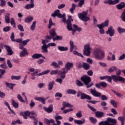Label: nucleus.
Returning <instances> with one entry per match:
<instances>
[{"instance_id": "1", "label": "nucleus", "mask_w": 125, "mask_h": 125, "mask_svg": "<svg viewBox=\"0 0 125 125\" xmlns=\"http://www.w3.org/2000/svg\"><path fill=\"white\" fill-rule=\"evenodd\" d=\"M105 80L109 83H112V80L114 83H118V82H121V83L125 82V78L116 75H112L111 76L106 75Z\"/></svg>"}, {"instance_id": "2", "label": "nucleus", "mask_w": 125, "mask_h": 125, "mask_svg": "<svg viewBox=\"0 0 125 125\" xmlns=\"http://www.w3.org/2000/svg\"><path fill=\"white\" fill-rule=\"evenodd\" d=\"M81 81H82V82H83L84 84L86 85V88H89V87H91V86H92V85H93L94 84L93 82L91 83V78H90V77L86 75L83 76L81 78ZM89 83H90L89 84Z\"/></svg>"}, {"instance_id": "3", "label": "nucleus", "mask_w": 125, "mask_h": 125, "mask_svg": "<svg viewBox=\"0 0 125 125\" xmlns=\"http://www.w3.org/2000/svg\"><path fill=\"white\" fill-rule=\"evenodd\" d=\"M117 123H118V121L115 119L108 117L106 121H102L99 123V125H116Z\"/></svg>"}, {"instance_id": "4", "label": "nucleus", "mask_w": 125, "mask_h": 125, "mask_svg": "<svg viewBox=\"0 0 125 125\" xmlns=\"http://www.w3.org/2000/svg\"><path fill=\"white\" fill-rule=\"evenodd\" d=\"M94 55L97 59L99 60H103L105 53L100 49H95L94 51Z\"/></svg>"}, {"instance_id": "5", "label": "nucleus", "mask_w": 125, "mask_h": 125, "mask_svg": "<svg viewBox=\"0 0 125 125\" xmlns=\"http://www.w3.org/2000/svg\"><path fill=\"white\" fill-rule=\"evenodd\" d=\"M88 12V10H87L86 11H83L81 13L78 14V17L84 22H87L88 20H90V18L87 17V12Z\"/></svg>"}, {"instance_id": "6", "label": "nucleus", "mask_w": 125, "mask_h": 125, "mask_svg": "<svg viewBox=\"0 0 125 125\" xmlns=\"http://www.w3.org/2000/svg\"><path fill=\"white\" fill-rule=\"evenodd\" d=\"M56 29L55 28H52L50 31H49V33L50 36H45V38L46 39H47L49 41L50 40H52V39H53L57 34L56 33Z\"/></svg>"}, {"instance_id": "7", "label": "nucleus", "mask_w": 125, "mask_h": 125, "mask_svg": "<svg viewBox=\"0 0 125 125\" xmlns=\"http://www.w3.org/2000/svg\"><path fill=\"white\" fill-rule=\"evenodd\" d=\"M90 50H91V48L89 47V44H87L85 45L83 50V55H86V56H90Z\"/></svg>"}, {"instance_id": "8", "label": "nucleus", "mask_w": 125, "mask_h": 125, "mask_svg": "<svg viewBox=\"0 0 125 125\" xmlns=\"http://www.w3.org/2000/svg\"><path fill=\"white\" fill-rule=\"evenodd\" d=\"M42 43L43 44V45L42 46V52L43 53L48 52V50H47L49 47L48 44H45L44 40H42Z\"/></svg>"}, {"instance_id": "9", "label": "nucleus", "mask_w": 125, "mask_h": 125, "mask_svg": "<svg viewBox=\"0 0 125 125\" xmlns=\"http://www.w3.org/2000/svg\"><path fill=\"white\" fill-rule=\"evenodd\" d=\"M120 2V0H105L104 1V3L105 4H109V5H114V4H117Z\"/></svg>"}, {"instance_id": "10", "label": "nucleus", "mask_w": 125, "mask_h": 125, "mask_svg": "<svg viewBox=\"0 0 125 125\" xmlns=\"http://www.w3.org/2000/svg\"><path fill=\"white\" fill-rule=\"evenodd\" d=\"M73 67H74V64L73 63L67 62L65 65V67L62 69H64L65 71L68 72V71H70V70H71V68Z\"/></svg>"}, {"instance_id": "11", "label": "nucleus", "mask_w": 125, "mask_h": 125, "mask_svg": "<svg viewBox=\"0 0 125 125\" xmlns=\"http://www.w3.org/2000/svg\"><path fill=\"white\" fill-rule=\"evenodd\" d=\"M105 33L106 35H109L110 37H113L115 35V29L113 28V26H110L108 28L107 31Z\"/></svg>"}, {"instance_id": "12", "label": "nucleus", "mask_w": 125, "mask_h": 125, "mask_svg": "<svg viewBox=\"0 0 125 125\" xmlns=\"http://www.w3.org/2000/svg\"><path fill=\"white\" fill-rule=\"evenodd\" d=\"M15 38V35H14V32H12L11 36H10V39L12 41V42H18L19 43H21L22 42L23 40L22 39H18L17 40H15L14 39Z\"/></svg>"}, {"instance_id": "13", "label": "nucleus", "mask_w": 125, "mask_h": 125, "mask_svg": "<svg viewBox=\"0 0 125 125\" xmlns=\"http://www.w3.org/2000/svg\"><path fill=\"white\" fill-rule=\"evenodd\" d=\"M34 0H30V4H27L24 6V8H25V9H31V8H34V7H35V3H34Z\"/></svg>"}, {"instance_id": "14", "label": "nucleus", "mask_w": 125, "mask_h": 125, "mask_svg": "<svg viewBox=\"0 0 125 125\" xmlns=\"http://www.w3.org/2000/svg\"><path fill=\"white\" fill-rule=\"evenodd\" d=\"M90 93L95 97H100L101 96V93L96 91L95 89H91L90 90Z\"/></svg>"}, {"instance_id": "15", "label": "nucleus", "mask_w": 125, "mask_h": 125, "mask_svg": "<svg viewBox=\"0 0 125 125\" xmlns=\"http://www.w3.org/2000/svg\"><path fill=\"white\" fill-rule=\"evenodd\" d=\"M21 116H22L24 119L27 120L28 119V117H29L30 115H31V113L29 111H26L23 112H20Z\"/></svg>"}, {"instance_id": "16", "label": "nucleus", "mask_w": 125, "mask_h": 125, "mask_svg": "<svg viewBox=\"0 0 125 125\" xmlns=\"http://www.w3.org/2000/svg\"><path fill=\"white\" fill-rule=\"evenodd\" d=\"M81 99L82 100H84V99H87V100H91V97L88 95H87L86 94L82 93V94H81Z\"/></svg>"}, {"instance_id": "17", "label": "nucleus", "mask_w": 125, "mask_h": 125, "mask_svg": "<svg viewBox=\"0 0 125 125\" xmlns=\"http://www.w3.org/2000/svg\"><path fill=\"white\" fill-rule=\"evenodd\" d=\"M59 73H60L61 75L60 76L61 79L64 80V79L66 78V73H68V72L62 68V71H59Z\"/></svg>"}, {"instance_id": "18", "label": "nucleus", "mask_w": 125, "mask_h": 125, "mask_svg": "<svg viewBox=\"0 0 125 125\" xmlns=\"http://www.w3.org/2000/svg\"><path fill=\"white\" fill-rule=\"evenodd\" d=\"M32 59L34 60L35 59H39V58H43V59H45L44 56H42V54H34L33 55L31 56Z\"/></svg>"}, {"instance_id": "19", "label": "nucleus", "mask_w": 125, "mask_h": 125, "mask_svg": "<svg viewBox=\"0 0 125 125\" xmlns=\"http://www.w3.org/2000/svg\"><path fill=\"white\" fill-rule=\"evenodd\" d=\"M43 109L47 113H51L53 111V105L50 104L48 107H44Z\"/></svg>"}, {"instance_id": "20", "label": "nucleus", "mask_w": 125, "mask_h": 125, "mask_svg": "<svg viewBox=\"0 0 125 125\" xmlns=\"http://www.w3.org/2000/svg\"><path fill=\"white\" fill-rule=\"evenodd\" d=\"M70 52H72L73 50H74V49L75 50H77L78 49V48L77 47V46L74 45V42L73 41H70Z\"/></svg>"}, {"instance_id": "21", "label": "nucleus", "mask_w": 125, "mask_h": 125, "mask_svg": "<svg viewBox=\"0 0 125 125\" xmlns=\"http://www.w3.org/2000/svg\"><path fill=\"white\" fill-rule=\"evenodd\" d=\"M95 116L97 118H103L105 116V113L102 111H97L96 112Z\"/></svg>"}, {"instance_id": "22", "label": "nucleus", "mask_w": 125, "mask_h": 125, "mask_svg": "<svg viewBox=\"0 0 125 125\" xmlns=\"http://www.w3.org/2000/svg\"><path fill=\"white\" fill-rule=\"evenodd\" d=\"M125 7V3L124 2H121L120 3L118 4L116 6V8L119 9V10H122L123 8Z\"/></svg>"}, {"instance_id": "23", "label": "nucleus", "mask_w": 125, "mask_h": 125, "mask_svg": "<svg viewBox=\"0 0 125 125\" xmlns=\"http://www.w3.org/2000/svg\"><path fill=\"white\" fill-rule=\"evenodd\" d=\"M4 47H5L8 52L7 55H12V54H13V51H12V49H11V47H10V46L5 45Z\"/></svg>"}, {"instance_id": "24", "label": "nucleus", "mask_w": 125, "mask_h": 125, "mask_svg": "<svg viewBox=\"0 0 125 125\" xmlns=\"http://www.w3.org/2000/svg\"><path fill=\"white\" fill-rule=\"evenodd\" d=\"M44 122L47 125H50V124H54V123H55V122L54 121V120L52 119L48 120L45 118L44 120Z\"/></svg>"}, {"instance_id": "25", "label": "nucleus", "mask_w": 125, "mask_h": 125, "mask_svg": "<svg viewBox=\"0 0 125 125\" xmlns=\"http://www.w3.org/2000/svg\"><path fill=\"white\" fill-rule=\"evenodd\" d=\"M83 68L84 70H85V71H87L90 69V65L87 62H83Z\"/></svg>"}, {"instance_id": "26", "label": "nucleus", "mask_w": 125, "mask_h": 125, "mask_svg": "<svg viewBox=\"0 0 125 125\" xmlns=\"http://www.w3.org/2000/svg\"><path fill=\"white\" fill-rule=\"evenodd\" d=\"M34 99H35V100H38V101H41L42 104H45L46 99L43 98V97H35Z\"/></svg>"}, {"instance_id": "27", "label": "nucleus", "mask_w": 125, "mask_h": 125, "mask_svg": "<svg viewBox=\"0 0 125 125\" xmlns=\"http://www.w3.org/2000/svg\"><path fill=\"white\" fill-rule=\"evenodd\" d=\"M99 26L105 28V27H108L109 26V20H106L104 22H103L100 24H98Z\"/></svg>"}, {"instance_id": "28", "label": "nucleus", "mask_w": 125, "mask_h": 125, "mask_svg": "<svg viewBox=\"0 0 125 125\" xmlns=\"http://www.w3.org/2000/svg\"><path fill=\"white\" fill-rule=\"evenodd\" d=\"M68 19L65 22L66 25H72V21H74V20L72 19V17L71 16H68Z\"/></svg>"}, {"instance_id": "29", "label": "nucleus", "mask_w": 125, "mask_h": 125, "mask_svg": "<svg viewBox=\"0 0 125 125\" xmlns=\"http://www.w3.org/2000/svg\"><path fill=\"white\" fill-rule=\"evenodd\" d=\"M28 53L27 52V49H24V50H22L20 53V57H24V56H26V55H28Z\"/></svg>"}, {"instance_id": "30", "label": "nucleus", "mask_w": 125, "mask_h": 125, "mask_svg": "<svg viewBox=\"0 0 125 125\" xmlns=\"http://www.w3.org/2000/svg\"><path fill=\"white\" fill-rule=\"evenodd\" d=\"M34 20V18L31 16L27 17L24 20V21L25 23H30V22H32Z\"/></svg>"}, {"instance_id": "31", "label": "nucleus", "mask_w": 125, "mask_h": 125, "mask_svg": "<svg viewBox=\"0 0 125 125\" xmlns=\"http://www.w3.org/2000/svg\"><path fill=\"white\" fill-rule=\"evenodd\" d=\"M55 37H54L53 38V41L54 42H55V41H62V40H63L62 36H58V35H56Z\"/></svg>"}, {"instance_id": "32", "label": "nucleus", "mask_w": 125, "mask_h": 125, "mask_svg": "<svg viewBox=\"0 0 125 125\" xmlns=\"http://www.w3.org/2000/svg\"><path fill=\"white\" fill-rule=\"evenodd\" d=\"M74 123L79 125H83V124H84V123H85V120L83 119L82 121L75 120H74Z\"/></svg>"}, {"instance_id": "33", "label": "nucleus", "mask_w": 125, "mask_h": 125, "mask_svg": "<svg viewBox=\"0 0 125 125\" xmlns=\"http://www.w3.org/2000/svg\"><path fill=\"white\" fill-rule=\"evenodd\" d=\"M97 27L100 29L99 33L101 34V35H104L105 34V30H104V28L102 27V26H100V25H97Z\"/></svg>"}, {"instance_id": "34", "label": "nucleus", "mask_w": 125, "mask_h": 125, "mask_svg": "<svg viewBox=\"0 0 125 125\" xmlns=\"http://www.w3.org/2000/svg\"><path fill=\"white\" fill-rule=\"evenodd\" d=\"M62 106L63 107H68L69 108H73V105L71 104H69V103H67L66 102H63L62 103Z\"/></svg>"}, {"instance_id": "35", "label": "nucleus", "mask_w": 125, "mask_h": 125, "mask_svg": "<svg viewBox=\"0 0 125 125\" xmlns=\"http://www.w3.org/2000/svg\"><path fill=\"white\" fill-rule=\"evenodd\" d=\"M62 119H63V117L61 116L58 115L57 116L55 117V119L56 120L57 124H61V122H60L59 120H62Z\"/></svg>"}, {"instance_id": "36", "label": "nucleus", "mask_w": 125, "mask_h": 125, "mask_svg": "<svg viewBox=\"0 0 125 125\" xmlns=\"http://www.w3.org/2000/svg\"><path fill=\"white\" fill-rule=\"evenodd\" d=\"M67 93H68V94L75 95L77 94V91L74 89H69L67 90Z\"/></svg>"}, {"instance_id": "37", "label": "nucleus", "mask_w": 125, "mask_h": 125, "mask_svg": "<svg viewBox=\"0 0 125 125\" xmlns=\"http://www.w3.org/2000/svg\"><path fill=\"white\" fill-rule=\"evenodd\" d=\"M4 104L5 105L8 106L9 110H10V112H11L12 114H13L14 115H16L15 112H14L12 109H11V108L10 107V106L9 105V104H8V103H7V102H5Z\"/></svg>"}, {"instance_id": "38", "label": "nucleus", "mask_w": 125, "mask_h": 125, "mask_svg": "<svg viewBox=\"0 0 125 125\" xmlns=\"http://www.w3.org/2000/svg\"><path fill=\"white\" fill-rule=\"evenodd\" d=\"M5 84L7 85V87H8L10 89H13V87L16 85L14 83H9L8 82H5Z\"/></svg>"}, {"instance_id": "39", "label": "nucleus", "mask_w": 125, "mask_h": 125, "mask_svg": "<svg viewBox=\"0 0 125 125\" xmlns=\"http://www.w3.org/2000/svg\"><path fill=\"white\" fill-rule=\"evenodd\" d=\"M12 105L13 106H14L16 109L18 108L19 106V104H18V103H16V102H15L14 101V100H12Z\"/></svg>"}, {"instance_id": "40", "label": "nucleus", "mask_w": 125, "mask_h": 125, "mask_svg": "<svg viewBox=\"0 0 125 125\" xmlns=\"http://www.w3.org/2000/svg\"><path fill=\"white\" fill-rule=\"evenodd\" d=\"M51 66L54 67L55 69H60V66L58 65L55 62H52Z\"/></svg>"}, {"instance_id": "41", "label": "nucleus", "mask_w": 125, "mask_h": 125, "mask_svg": "<svg viewBox=\"0 0 125 125\" xmlns=\"http://www.w3.org/2000/svg\"><path fill=\"white\" fill-rule=\"evenodd\" d=\"M58 48L60 51H67V50H68V48L67 47L59 46Z\"/></svg>"}, {"instance_id": "42", "label": "nucleus", "mask_w": 125, "mask_h": 125, "mask_svg": "<svg viewBox=\"0 0 125 125\" xmlns=\"http://www.w3.org/2000/svg\"><path fill=\"white\" fill-rule=\"evenodd\" d=\"M54 81L50 82L48 84V90H51L53 88V85L54 84Z\"/></svg>"}, {"instance_id": "43", "label": "nucleus", "mask_w": 125, "mask_h": 125, "mask_svg": "<svg viewBox=\"0 0 125 125\" xmlns=\"http://www.w3.org/2000/svg\"><path fill=\"white\" fill-rule=\"evenodd\" d=\"M54 12L56 15L57 17H58V18H62V17L61 16L62 14L60 13V10H56Z\"/></svg>"}, {"instance_id": "44", "label": "nucleus", "mask_w": 125, "mask_h": 125, "mask_svg": "<svg viewBox=\"0 0 125 125\" xmlns=\"http://www.w3.org/2000/svg\"><path fill=\"white\" fill-rule=\"evenodd\" d=\"M52 26H55V23L52 22V19H50L49 20L48 29H51Z\"/></svg>"}, {"instance_id": "45", "label": "nucleus", "mask_w": 125, "mask_h": 125, "mask_svg": "<svg viewBox=\"0 0 125 125\" xmlns=\"http://www.w3.org/2000/svg\"><path fill=\"white\" fill-rule=\"evenodd\" d=\"M8 16H5V21L7 24H9L10 23V19H9V14H7Z\"/></svg>"}, {"instance_id": "46", "label": "nucleus", "mask_w": 125, "mask_h": 125, "mask_svg": "<svg viewBox=\"0 0 125 125\" xmlns=\"http://www.w3.org/2000/svg\"><path fill=\"white\" fill-rule=\"evenodd\" d=\"M73 54H74V55H77L78 56H80V57L83 58V56L82 54L79 53L76 50H74L73 51Z\"/></svg>"}, {"instance_id": "47", "label": "nucleus", "mask_w": 125, "mask_h": 125, "mask_svg": "<svg viewBox=\"0 0 125 125\" xmlns=\"http://www.w3.org/2000/svg\"><path fill=\"white\" fill-rule=\"evenodd\" d=\"M117 70V67L116 66H111L110 68L108 69L109 73H113V72H115Z\"/></svg>"}, {"instance_id": "48", "label": "nucleus", "mask_w": 125, "mask_h": 125, "mask_svg": "<svg viewBox=\"0 0 125 125\" xmlns=\"http://www.w3.org/2000/svg\"><path fill=\"white\" fill-rule=\"evenodd\" d=\"M36 24H37V21H33L32 24L30 26V30H31V31L35 30V28H36Z\"/></svg>"}, {"instance_id": "49", "label": "nucleus", "mask_w": 125, "mask_h": 125, "mask_svg": "<svg viewBox=\"0 0 125 125\" xmlns=\"http://www.w3.org/2000/svg\"><path fill=\"white\" fill-rule=\"evenodd\" d=\"M118 121H120V122H121L122 125H125V118H124L123 117H119Z\"/></svg>"}, {"instance_id": "50", "label": "nucleus", "mask_w": 125, "mask_h": 125, "mask_svg": "<svg viewBox=\"0 0 125 125\" xmlns=\"http://www.w3.org/2000/svg\"><path fill=\"white\" fill-rule=\"evenodd\" d=\"M117 31L119 34H123V33H125V28H122L121 27H118Z\"/></svg>"}, {"instance_id": "51", "label": "nucleus", "mask_w": 125, "mask_h": 125, "mask_svg": "<svg viewBox=\"0 0 125 125\" xmlns=\"http://www.w3.org/2000/svg\"><path fill=\"white\" fill-rule=\"evenodd\" d=\"M76 9V4L75 3H73L72 4V7L70 9V12L72 14L74 13V10Z\"/></svg>"}, {"instance_id": "52", "label": "nucleus", "mask_w": 125, "mask_h": 125, "mask_svg": "<svg viewBox=\"0 0 125 125\" xmlns=\"http://www.w3.org/2000/svg\"><path fill=\"white\" fill-rule=\"evenodd\" d=\"M76 83L78 86H83V83L81 81L76 80Z\"/></svg>"}, {"instance_id": "53", "label": "nucleus", "mask_w": 125, "mask_h": 125, "mask_svg": "<svg viewBox=\"0 0 125 125\" xmlns=\"http://www.w3.org/2000/svg\"><path fill=\"white\" fill-rule=\"evenodd\" d=\"M100 84L101 86H102L104 88L107 87V86L108 85V84H107V83H106L105 82H100Z\"/></svg>"}, {"instance_id": "54", "label": "nucleus", "mask_w": 125, "mask_h": 125, "mask_svg": "<svg viewBox=\"0 0 125 125\" xmlns=\"http://www.w3.org/2000/svg\"><path fill=\"white\" fill-rule=\"evenodd\" d=\"M110 104H111V105H113V106H114L115 108L118 107V105H117V103H116V101H115V100H111Z\"/></svg>"}, {"instance_id": "55", "label": "nucleus", "mask_w": 125, "mask_h": 125, "mask_svg": "<svg viewBox=\"0 0 125 125\" xmlns=\"http://www.w3.org/2000/svg\"><path fill=\"white\" fill-rule=\"evenodd\" d=\"M73 26L74 29H75V31H77L78 32H81L82 31V28L78 27L77 25L73 24Z\"/></svg>"}, {"instance_id": "56", "label": "nucleus", "mask_w": 125, "mask_h": 125, "mask_svg": "<svg viewBox=\"0 0 125 125\" xmlns=\"http://www.w3.org/2000/svg\"><path fill=\"white\" fill-rule=\"evenodd\" d=\"M21 79V76H15L12 75L11 76V80H17V81H18Z\"/></svg>"}, {"instance_id": "57", "label": "nucleus", "mask_w": 125, "mask_h": 125, "mask_svg": "<svg viewBox=\"0 0 125 125\" xmlns=\"http://www.w3.org/2000/svg\"><path fill=\"white\" fill-rule=\"evenodd\" d=\"M89 120L92 124H96V122H97V120L96 119H94L93 117H90Z\"/></svg>"}, {"instance_id": "58", "label": "nucleus", "mask_w": 125, "mask_h": 125, "mask_svg": "<svg viewBox=\"0 0 125 125\" xmlns=\"http://www.w3.org/2000/svg\"><path fill=\"white\" fill-rule=\"evenodd\" d=\"M58 73H59L58 69H56V70H52L50 72V75H57Z\"/></svg>"}, {"instance_id": "59", "label": "nucleus", "mask_w": 125, "mask_h": 125, "mask_svg": "<svg viewBox=\"0 0 125 125\" xmlns=\"http://www.w3.org/2000/svg\"><path fill=\"white\" fill-rule=\"evenodd\" d=\"M18 28L21 32H24V28H23V25L21 24H19L18 25Z\"/></svg>"}, {"instance_id": "60", "label": "nucleus", "mask_w": 125, "mask_h": 125, "mask_svg": "<svg viewBox=\"0 0 125 125\" xmlns=\"http://www.w3.org/2000/svg\"><path fill=\"white\" fill-rule=\"evenodd\" d=\"M62 18V22L63 23H66V14H63V15H61Z\"/></svg>"}, {"instance_id": "61", "label": "nucleus", "mask_w": 125, "mask_h": 125, "mask_svg": "<svg viewBox=\"0 0 125 125\" xmlns=\"http://www.w3.org/2000/svg\"><path fill=\"white\" fill-rule=\"evenodd\" d=\"M0 5L2 6V7H3L6 4V1L5 0H0Z\"/></svg>"}, {"instance_id": "62", "label": "nucleus", "mask_w": 125, "mask_h": 125, "mask_svg": "<svg viewBox=\"0 0 125 125\" xmlns=\"http://www.w3.org/2000/svg\"><path fill=\"white\" fill-rule=\"evenodd\" d=\"M30 39H27L26 40H24L23 41H22V45L25 46V45H27V43L30 42Z\"/></svg>"}, {"instance_id": "63", "label": "nucleus", "mask_w": 125, "mask_h": 125, "mask_svg": "<svg viewBox=\"0 0 125 125\" xmlns=\"http://www.w3.org/2000/svg\"><path fill=\"white\" fill-rule=\"evenodd\" d=\"M83 4H84V0H80L79 3H78L79 6L80 7H82Z\"/></svg>"}, {"instance_id": "64", "label": "nucleus", "mask_w": 125, "mask_h": 125, "mask_svg": "<svg viewBox=\"0 0 125 125\" xmlns=\"http://www.w3.org/2000/svg\"><path fill=\"white\" fill-rule=\"evenodd\" d=\"M76 116L77 118H82V117H83L82 111H80L77 113H76Z\"/></svg>"}]
</instances>
